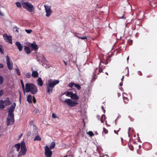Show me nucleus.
Masks as SVG:
<instances>
[{
    "label": "nucleus",
    "mask_w": 157,
    "mask_h": 157,
    "mask_svg": "<svg viewBox=\"0 0 157 157\" xmlns=\"http://www.w3.org/2000/svg\"><path fill=\"white\" fill-rule=\"evenodd\" d=\"M9 117L7 119L6 123L7 126L13 124L14 123V115L10 116L8 115Z\"/></svg>",
    "instance_id": "7"
},
{
    "label": "nucleus",
    "mask_w": 157,
    "mask_h": 157,
    "mask_svg": "<svg viewBox=\"0 0 157 157\" xmlns=\"http://www.w3.org/2000/svg\"><path fill=\"white\" fill-rule=\"evenodd\" d=\"M76 37H78V39H80L82 40H85V39H87V38L86 36L83 37H80L77 35L75 36Z\"/></svg>",
    "instance_id": "30"
},
{
    "label": "nucleus",
    "mask_w": 157,
    "mask_h": 157,
    "mask_svg": "<svg viewBox=\"0 0 157 157\" xmlns=\"http://www.w3.org/2000/svg\"><path fill=\"white\" fill-rule=\"evenodd\" d=\"M31 132L30 131H29L27 134V136H31Z\"/></svg>",
    "instance_id": "42"
},
{
    "label": "nucleus",
    "mask_w": 157,
    "mask_h": 157,
    "mask_svg": "<svg viewBox=\"0 0 157 157\" xmlns=\"http://www.w3.org/2000/svg\"><path fill=\"white\" fill-rule=\"evenodd\" d=\"M31 46L34 50L35 51L38 50V48L35 41H33V43L31 44Z\"/></svg>",
    "instance_id": "12"
},
{
    "label": "nucleus",
    "mask_w": 157,
    "mask_h": 157,
    "mask_svg": "<svg viewBox=\"0 0 157 157\" xmlns=\"http://www.w3.org/2000/svg\"><path fill=\"white\" fill-rule=\"evenodd\" d=\"M63 63H64L65 64V65L66 66L67 65V62L64 60H63Z\"/></svg>",
    "instance_id": "54"
},
{
    "label": "nucleus",
    "mask_w": 157,
    "mask_h": 157,
    "mask_svg": "<svg viewBox=\"0 0 157 157\" xmlns=\"http://www.w3.org/2000/svg\"><path fill=\"white\" fill-rule=\"evenodd\" d=\"M106 117L105 114H102L100 118V121L102 123H103Z\"/></svg>",
    "instance_id": "20"
},
{
    "label": "nucleus",
    "mask_w": 157,
    "mask_h": 157,
    "mask_svg": "<svg viewBox=\"0 0 157 157\" xmlns=\"http://www.w3.org/2000/svg\"><path fill=\"white\" fill-rule=\"evenodd\" d=\"M117 94L118 97H119L121 95V94L120 93H117Z\"/></svg>",
    "instance_id": "52"
},
{
    "label": "nucleus",
    "mask_w": 157,
    "mask_h": 157,
    "mask_svg": "<svg viewBox=\"0 0 157 157\" xmlns=\"http://www.w3.org/2000/svg\"><path fill=\"white\" fill-rule=\"evenodd\" d=\"M21 147V150L19 151L17 155V157H21L22 156L25 155L27 151V148L26 147L25 143L24 141H22L20 143H18L15 144L13 147V148H14L16 149L17 151H19Z\"/></svg>",
    "instance_id": "1"
},
{
    "label": "nucleus",
    "mask_w": 157,
    "mask_h": 157,
    "mask_svg": "<svg viewBox=\"0 0 157 157\" xmlns=\"http://www.w3.org/2000/svg\"><path fill=\"white\" fill-rule=\"evenodd\" d=\"M129 149L132 151H133L134 147L132 145H130L128 146Z\"/></svg>",
    "instance_id": "38"
},
{
    "label": "nucleus",
    "mask_w": 157,
    "mask_h": 157,
    "mask_svg": "<svg viewBox=\"0 0 157 157\" xmlns=\"http://www.w3.org/2000/svg\"><path fill=\"white\" fill-rule=\"evenodd\" d=\"M139 147L140 148L141 147V146L140 145H139Z\"/></svg>",
    "instance_id": "60"
},
{
    "label": "nucleus",
    "mask_w": 157,
    "mask_h": 157,
    "mask_svg": "<svg viewBox=\"0 0 157 157\" xmlns=\"http://www.w3.org/2000/svg\"><path fill=\"white\" fill-rule=\"evenodd\" d=\"M131 129V128L130 127H129L128 128V132H129L130 130Z\"/></svg>",
    "instance_id": "59"
},
{
    "label": "nucleus",
    "mask_w": 157,
    "mask_h": 157,
    "mask_svg": "<svg viewBox=\"0 0 157 157\" xmlns=\"http://www.w3.org/2000/svg\"><path fill=\"white\" fill-rule=\"evenodd\" d=\"M3 37L5 40L9 43L12 44V37L10 36H9L7 34H4L3 35Z\"/></svg>",
    "instance_id": "11"
},
{
    "label": "nucleus",
    "mask_w": 157,
    "mask_h": 157,
    "mask_svg": "<svg viewBox=\"0 0 157 157\" xmlns=\"http://www.w3.org/2000/svg\"><path fill=\"white\" fill-rule=\"evenodd\" d=\"M124 76L123 75V76L122 77V78H121V80L122 81L124 79Z\"/></svg>",
    "instance_id": "56"
},
{
    "label": "nucleus",
    "mask_w": 157,
    "mask_h": 157,
    "mask_svg": "<svg viewBox=\"0 0 157 157\" xmlns=\"http://www.w3.org/2000/svg\"><path fill=\"white\" fill-rule=\"evenodd\" d=\"M105 74H107V75H108V73L107 72H105Z\"/></svg>",
    "instance_id": "63"
},
{
    "label": "nucleus",
    "mask_w": 157,
    "mask_h": 157,
    "mask_svg": "<svg viewBox=\"0 0 157 157\" xmlns=\"http://www.w3.org/2000/svg\"><path fill=\"white\" fill-rule=\"evenodd\" d=\"M96 117L98 120H99L100 119V116L99 115H97Z\"/></svg>",
    "instance_id": "50"
},
{
    "label": "nucleus",
    "mask_w": 157,
    "mask_h": 157,
    "mask_svg": "<svg viewBox=\"0 0 157 157\" xmlns=\"http://www.w3.org/2000/svg\"><path fill=\"white\" fill-rule=\"evenodd\" d=\"M71 98L73 100H77L79 99V97L76 93H72L71 96Z\"/></svg>",
    "instance_id": "13"
},
{
    "label": "nucleus",
    "mask_w": 157,
    "mask_h": 157,
    "mask_svg": "<svg viewBox=\"0 0 157 157\" xmlns=\"http://www.w3.org/2000/svg\"><path fill=\"white\" fill-rule=\"evenodd\" d=\"M27 100L29 103H32V97L31 95H29L28 96L27 98Z\"/></svg>",
    "instance_id": "18"
},
{
    "label": "nucleus",
    "mask_w": 157,
    "mask_h": 157,
    "mask_svg": "<svg viewBox=\"0 0 157 157\" xmlns=\"http://www.w3.org/2000/svg\"><path fill=\"white\" fill-rule=\"evenodd\" d=\"M45 149V157H51L52 155V151L51 149L49 148L48 146H45L44 147Z\"/></svg>",
    "instance_id": "6"
},
{
    "label": "nucleus",
    "mask_w": 157,
    "mask_h": 157,
    "mask_svg": "<svg viewBox=\"0 0 157 157\" xmlns=\"http://www.w3.org/2000/svg\"><path fill=\"white\" fill-rule=\"evenodd\" d=\"M103 132H104L105 134H106L108 133V131L105 128H103Z\"/></svg>",
    "instance_id": "36"
},
{
    "label": "nucleus",
    "mask_w": 157,
    "mask_h": 157,
    "mask_svg": "<svg viewBox=\"0 0 157 157\" xmlns=\"http://www.w3.org/2000/svg\"><path fill=\"white\" fill-rule=\"evenodd\" d=\"M75 84V83H74V82H71L68 84V86L70 87L71 88L72 87V86H73V85L74 86Z\"/></svg>",
    "instance_id": "32"
},
{
    "label": "nucleus",
    "mask_w": 157,
    "mask_h": 157,
    "mask_svg": "<svg viewBox=\"0 0 157 157\" xmlns=\"http://www.w3.org/2000/svg\"><path fill=\"white\" fill-rule=\"evenodd\" d=\"M4 67V65L2 63H0V68H3Z\"/></svg>",
    "instance_id": "47"
},
{
    "label": "nucleus",
    "mask_w": 157,
    "mask_h": 157,
    "mask_svg": "<svg viewBox=\"0 0 157 157\" xmlns=\"http://www.w3.org/2000/svg\"><path fill=\"white\" fill-rule=\"evenodd\" d=\"M22 5L23 8L30 12H32L34 10L33 5L29 2H24L22 3Z\"/></svg>",
    "instance_id": "4"
},
{
    "label": "nucleus",
    "mask_w": 157,
    "mask_h": 157,
    "mask_svg": "<svg viewBox=\"0 0 157 157\" xmlns=\"http://www.w3.org/2000/svg\"><path fill=\"white\" fill-rule=\"evenodd\" d=\"M24 50L25 52L28 54L30 53L31 51L30 50V49L29 47L26 46H25Z\"/></svg>",
    "instance_id": "16"
},
{
    "label": "nucleus",
    "mask_w": 157,
    "mask_h": 157,
    "mask_svg": "<svg viewBox=\"0 0 157 157\" xmlns=\"http://www.w3.org/2000/svg\"><path fill=\"white\" fill-rule=\"evenodd\" d=\"M129 59V56H128V57H127V60L128 62V60Z\"/></svg>",
    "instance_id": "57"
},
{
    "label": "nucleus",
    "mask_w": 157,
    "mask_h": 157,
    "mask_svg": "<svg viewBox=\"0 0 157 157\" xmlns=\"http://www.w3.org/2000/svg\"><path fill=\"white\" fill-rule=\"evenodd\" d=\"M38 85L40 86H42L43 85V83L40 78H39L37 80Z\"/></svg>",
    "instance_id": "17"
},
{
    "label": "nucleus",
    "mask_w": 157,
    "mask_h": 157,
    "mask_svg": "<svg viewBox=\"0 0 157 157\" xmlns=\"http://www.w3.org/2000/svg\"><path fill=\"white\" fill-rule=\"evenodd\" d=\"M16 106V104L15 103H14L10 106L8 110V115H10V116L13 115H13H14L13 112L15 109Z\"/></svg>",
    "instance_id": "9"
},
{
    "label": "nucleus",
    "mask_w": 157,
    "mask_h": 157,
    "mask_svg": "<svg viewBox=\"0 0 157 157\" xmlns=\"http://www.w3.org/2000/svg\"><path fill=\"white\" fill-rule=\"evenodd\" d=\"M52 117H53V118H58V117H57L56 114L54 113H53L52 114Z\"/></svg>",
    "instance_id": "40"
},
{
    "label": "nucleus",
    "mask_w": 157,
    "mask_h": 157,
    "mask_svg": "<svg viewBox=\"0 0 157 157\" xmlns=\"http://www.w3.org/2000/svg\"><path fill=\"white\" fill-rule=\"evenodd\" d=\"M123 100L125 103H128V102L129 101L128 99L125 97H123Z\"/></svg>",
    "instance_id": "28"
},
{
    "label": "nucleus",
    "mask_w": 157,
    "mask_h": 157,
    "mask_svg": "<svg viewBox=\"0 0 157 157\" xmlns=\"http://www.w3.org/2000/svg\"><path fill=\"white\" fill-rule=\"evenodd\" d=\"M152 75H148L147 76V78H150L151 77Z\"/></svg>",
    "instance_id": "55"
},
{
    "label": "nucleus",
    "mask_w": 157,
    "mask_h": 157,
    "mask_svg": "<svg viewBox=\"0 0 157 157\" xmlns=\"http://www.w3.org/2000/svg\"><path fill=\"white\" fill-rule=\"evenodd\" d=\"M32 75L34 78H36L38 77V73L36 71H33L32 73Z\"/></svg>",
    "instance_id": "19"
},
{
    "label": "nucleus",
    "mask_w": 157,
    "mask_h": 157,
    "mask_svg": "<svg viewBox=\"0 0 157 157\" xmlns=\"http://www.w3.org/2000/svg\"><path fill=\"white\" fill-rule=\"evenodd\" d=\"M3 78L0 75V84H2L3 82Z\"/></svg>",
    "instance_id": "27"
},
{
    "label": "nucleus",
    "mask_w": 157,
    "mask_h": 157,
    "mask_svg": "<svg viewBox=\"0 0 157 157\" xmlns=\"http://www.w3.org/2000/svg\"><path fill=\"white\" fill-rule=\"evenodd\" d=\"M59 81L58 80L52 81L51 79L48 81V83L46 85V89L47 93L49 94H50L52 93L53 88L55 86L58 84L59 82Z\"/></svg>",
    "instance_id": "2"
},
{
    "label": "nucleus",
    "mask_w": 157,
    "mask_h": 157,
    "mask_svg": "<svg viewBox=\"0 0 157 157\" xmlns=\"http://www.w3.org/2000/svg\"><path fill=\"white\" fill-rule=\"evenodd\" d=\"M44 7L45 8L46 12V16L48 17H49L52 14V11L50 8L48 6L44 5Z\"/></svg>",
    "instance_id": "10"
},
{
    "label": "nucleus",
    "mask_w": 157,
    "mask_h": 157,
    "mask_svg": "<svg viewBox=\"0 0 157 157\" xmlns=\"http://www.w3.org/2000/svg\"><path fill=\"white\" fill-rule=\"evenodd\" d=\"M37 133H38V132H37H37H36V134H37Z\"/></svg>",
    "instance_id": "64"
},
{
    "label": "nucleus",
    "mask_w": 157,
    "mask_h": 157,
    "mask_svg": "<svg viewBox=\"0 0 157 157\" xmlns=\"http://www.w3.org/2000/svg\"><path fill=\"white\" fill-rule=\"evenodd\" d=\"M32 30L31 29H25V31L28 33H30L32 32Z\"/></svg>",
    "instance_id": "37"
},
{
    "label": "nucleus",
    "mask_w": 157,
    "mask_h": 157,
    "mask_svg": "<svg viewBox=\"0 0 157 157\" xmlns=\"http://www.w3.org/2000/svg\"><path fill=\"white\" fill-rule=\"evenodd\" d=\"M41 137L39 135H37L34 139V141L36 140L41 141Z\"/></svg>",
    "instance_id": "23"
},
{
    "label": "nucleus",
    "mask_w": 157,
    "mask_h": 157,
    "mask_svg": "<svg viewBox=\"0 0 157 157\" xmlns=\"http://www.w3.org/2000/svg\"><path fill=\"white\" fill-rule=\"evenodd\" d=\"M19 101H20V102H21V95H20V96L19 97Z\"/></svg>",
    "instance_id": "58"
},
{
    "label": "nucleus",
    "mask_w": 157,
    "mask_h": 157,
    "mask_svg": "<svg viewBox=\"0 0 157 157\" xmlns=\"http://www.w3.org/2000/svg\"><path fill=\"white\" fill-rule=\"evenodd\" d=\"M6 61L8 69L10 70H12L13 69V63L8 56L6 57Z\"/></svg>",
    "instance_id": "8"
},
{
    "label": "nucleus",
    "mask_w": 157,
    "mask_h": 157,
    "mask_svg": "<svg viewBox=\"0 0 157 157\" xmlns=\"http://www.w3.org/2000/svg\"><path fill=\"white\" fill-rule=\"evenodd\" d=\"M14 28H16V29L15 30V31L16 32H17V33H18L19 32V31H18V28H17V26H15Z\"/></svg>",
    "instance_id": "48"
},
{
    "label": "nucleus",
    "mask_w": 157,
    "mask_h": 157,
    "mask_svg": "<svg viewBox=\"0 0 157 157\" xmlns=\"http://www.w3.org/2000/svg\"><path fill=\"white\" fill-rule=\"evenodd\" d=\"M25 91L26 92H30L32 94H35L38 92L36 86L33 83H27L25 84Z\"/></svg>",
    "instance_id": "3"
},
{
    "label": "nucleus",
    "mask_w": 157,
    "mask_h": 157,
    "mask_svg": "<svg viewBox=\"0 0 157 157\" xmlns=\"http://www.w3.org/2000/svg\"><path fill=\"white\" fill-rule=\"evenodd\" d=\"M16 44L19 51H21L23 46L21 45V43L19 41H17L16 42Z\"/></svg>",
    "instance_id": "14"
},
{
    "label": "nucleus",
    "mask_w": 157,
    "mask_h": 157,
    "mask_svg": "<svg viewBox=\"0 0 157 157\" xmlns=\"http://www.w3.org/2000/svg\"><path fill=\"white\" fill-rule=\"evenodd\" d=\"M26 77L27 78H29L31 77V74L30 73L28 72L26 74Z\"/></svg>",
    "instance_id": "33"
},
{
    "label": "nucleus",
    "mask_w": 157,
    "mask_h": 157,
    "mask_svg": "<svg viewBox=\"0 0 157 157\" xmlns=\"http://www.w3.org/2000/svg\"><path fill=\"white\" fill-rule=\"evenodd\" d=\"M16 71H17V73L18 76H20L21 75L19 69L17 68L16 69Z\"/></svg>",
    "instance_id": "34"
},
{
    "label": "nucleus",
    "mask_w": 157,
    "mask_h": 157,
    "mask_svg": "<svg viewBox=\"0 0 157 157\" xmlns=\"http://www.w3.org/2000/svg\"><path fill=\"white\" fill-rule=\"evenodd\" d=\"M121 129V128H119L118 130L117 131L116 130H114V132L115 133L117 134H118V132L120 131V130Z\"/></svg>",
    "instance_id": "41"
},
{
    "label": "nucleus",
    "mask_w": 157,
    "mask_h": 157,
    "mask_svg": "<svg viewBox=\"0 0 157 157\" xmlns=\"http://www.w3.org/2000/svg\"><path fill=\"white\" fill-rule=\"evenodd\" d=\"M87 133L91 137L93 136L94 135V133L92 131H89L88 132H87Z\"/></svg>",
    "instance_id": "29"
},
{
    "label": "nucleus",
    "mask_w": 157,
    "mask_h": 157,
    "mask_svg": "<svg viewBox=\"0 0 157 157\" xmlns=\"http://www.w3.org/2000/svg\"><path fill=\"white\" fill-rule=\"evenodd\" d=\"M55 142L54 141H52L51 143V144L50 146V147H49V148H50V149H53L55 147Z\"/></svg>",
    "instance_id": "22"
},
{
    "label": "nucleus",
    "mask_w": 157,
    "mask_h": 157,
    "mask_svg": "<svg viewBox=\"0 0 157 157\" xmlns=\"http://www.w3.org/2000/svg\"><path fill=\"white\" fill-rule=\"evenodd\" d=\"M101 108L102 109V110H103L104 113H105V110L104 109V106H101Z\"/></svg>",
    "instance_id": "45"
},
{
    "label": "nucleus",
    "mask_w": 157,
    "mask_h": 157,
    "mask_svg": "<svg viewBox=\"0 0 157 157\" xmlns=\"http://www.w3.org/2000/svg\"><path fill=\"white\" fill-rule=\"evenodd\" d=\"M2 46L1 45H0V52H1V54H4L2 48Z\"/></svg>",
    "instance_id": "39"
},
{
    "label": "nucleus",
    "mask_w": 157,
    "mask_h": 157,
    "mask_svg": "<svg viewBox=\"0 0 157 157\" xmlns=\"http://www.w3.org/2000/svg\"><path fill=\"white\" fill-rule=\"evenodd\" d=\"M102 69H101L100 67L99 69V73L98 74H99V73L102 72Z\"/></svg>",
    "instance_id": "44"
},
{
    "label": "nucleus",
    "mask_w": 157,
    "mask_h": 157,
    "mask_svg": "<svg viewBox=\"0 0 157 157\" xmlns=\"http://www.w3.org/2000/svg\"><path fill=\"white\" fill-rule=\"evenodd\" d=\"M121 140L122 142H123V139L122 138H121Z\"/></svg>",
    "instance_id": "61"
},
{
    "label": "nucleus",
    "mask_w": 157,
    "mask_h": 157,
    "mask_svg": "<svg viewBox=\"0 0 157 157\" xmlns=\"http://www.w3.org/2000/svg\"><path fill=\"white\" fill-rule=\"evenodd\" d=\"M66 95L67 96H68L69 97H70L71 98V95H72V94L73 93L71 92H68V91H67V92H66Z\"/></svg>",
    "instance_id": "26"
},
{
    "label": "nucleus",
    "mask_w": 157,
    "mask_h": 157,
    "mask_svg": "<svg viewBox=\"0 0 157 157\" xmlns=\"http://www.w3.org/2000/svg\"><path fill=\"white\" fill-rule=\"evenodd\" d=\"M121 19H124L125 18V17L124 16V15H123V16H121V17H119Z\"/></svg>",
    "instance_id": "49"
},
{
    "label": "nucleus",
    "mask_w": 157,
    "mask_h": 157,
    "mask_svg": "<svg viewBox=\"0 0 157 157\" xmlns=\"http://www.w3.org/2000/svg\"><path fill=\"white\" fill-rule=\"evenodd\" d=\"M130 42H131V43L132 44V40H130Z\"/></svg>",
    "instance_id": "62"
},
{
    "label": "nucleus",
    "mask_w": 157,
    "mask_h": 157,
    "mask_svg": "<svg viewBox=\"0 0 157 157\" xmlns=\"http://www.w3.org/2000/svg\"><path fill=\"white\" fill-rule=\"evenodd\" d=\"M21 85L22 87V90L24 92H25V85L24 84L22 80H21Z\"/></svg>",
    "instance_id": "24"
},
{
    "label": "nucleus",
    "mask_w": 157,
    "mask_h": 157,
    "mask_svg": "<svg viewBox=\"0 0 157 157\" xmlns=\"http://www.w3.org/2000/svg\"><path fill=\"white\" fill-rule=\"evenodd\" d=\"M16 5L17 6L18 8H21V4L20 2H17L16 3Z\"/></svg>",
    "instance_id": "31"
},
{
    "label": "nucleus",
    "mask_w": 157,
    "mask_h": 157,
    "mask_svg": "<svg viewBox=\"0 0 157 157\" xmlns=\"http://www.w3.org/2000/svg\"><path fill=\"white\" fill-rule=\"evenodd\" d=\"M108 59H109L107 58L105 60H104L103 63H105V64H107L108 63Z\"/></svg>",
    "instance_id": "35"
},
{
    "label": "nucleus",
    "mask_w": 157,
    "mask_h": 157,
    "mask_svg": "<svg viewBox=\"0 0 157 157\" xmlns=\"http://www.w3.org/2000/svg\"><path fill=\"white\" fill-rule=\"evenodd\" d=\"M138 74L140 76H141L142 75V73L140 71H138Z\"/></svg>",
    "instance_id": "46"
},
{
    "label": "nucleus",
    "mask_w": 157,
    "mask_h": 157,
    "mask_svg": "<svg viewBox=\"0 0 157 157\" xmlns=\"http://www.w3.org/2000/svg\"><path fill=\"white\" fill-rule=\"evenodd\" d=\"M62 102L63 103H66L70 107H74L78 104V102L73 101L70 99H65L64 100H62Z\"/></svg>",
    "instance_id": "5"
},
{
    "label": "nucleus",
    "mask_w": 157,
    "mask_h": 157,
    "mask_svg": "<svg viewBox=\"0 0 157 157\" xmlns=\"http://www.w3.org/2000/svg\"><path fill=\"white\" fill-rule=\"evenodd\" d=\"M119 117V116H118L117 117V118L115 120V123H117V119H118V118Z\"/></svg>",
    "instance_id": "51"
},
{
    "label": "nucleus",
    "mask_w": 157,
    "mask_h": 157,
    "mask_svg": "<svg viewBox=\"0 0 157 157\" xmlns=\"http://www.w3.org/2000/svg\"><path fill=\"white\" fill-rule=\"evenodd\" d=\"M74 86L78 90H80L81 89V86L78 84L75 83Z\"/></svg>",
    "instance_id": "25"
},
{
    "label": "nucleus",
    "mask_w": 157,
    "mask_h": 157,
    "mask_svg": "<svg viewBox=\"0 0 157 157\" xmlns=\"http://www.w3.org/2000/svg\"><path fill=\"white\" fill-rule=\"evenodd\" d=\"M4 103L6 106L10 105L11 104V102L9 101V98H7L6 99L3 101Z\"/></svg>",
    "instance_id": "15"
},
{
    "label": "nucleus",
    "mask_w": 157,
    "mask_h": 157,
    "mask_svg": "<svg viewBox=\"0 0 157 157\" xmlns=\"http://www.w3.org/2000/svg\"><path fill=\"white\" fill-rule=\"evenodd\" d=\"M33 101L34 103H35L36 102V101L34 96L33 97Z\"/></svg>",
    "instance_id": "43"
},
{
    "label": "nucleus",
    "mask_w": 157,
    "mask_h": 157,
    "mask_svg": "<svg viewBox=\"0 0 157 157\" xmlns=\"http://www.w3.org/2000/svg\"><path fill=\"white\" fill-rule=\"evenodd\" d=\"M4 101L3 100H1L0 101V108L2 109H3L5 108L4 105Z\"/></svg>",
    "instance_id": "21"
},
{
    "label": "nucleus",
    "mask_w": 157,
    "mask_h": 157,
    "mask_svg": "<svg viewBox=\"0 0 157 157\" xmlns=\"http://www.w3.org/2000/svg\"><path fill=\"white\" fill-rule=\"evenodd\" d=\"M123 85V82H121L119 84V85L120 86H122Z\"/></svg>",
    "instance_id": "53"
}]
</instances>
